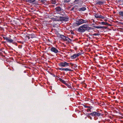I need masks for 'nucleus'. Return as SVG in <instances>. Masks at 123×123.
Returning <instances> with one entry per match:
<instances>
[{
  "label": "nucleus",
  "instance_id": "24",
  "mask_svg": "<svg viewBox=\"0 0 123 123\" xmlns=\"http://www.w3.org/2000/svg\"><path fill=\"white\" fill-rule=\"evenodd\" d=\"M65 36H64L63 35H61L60 36V37L61 38H62L63 39H64V38Z\"/></svg>",
  "mask_w": 123,
  "mask_h": 123
},
{
  "label": "nucleus",
  "instance_id": "5",
  "mask_svg": "<svg viewBox=\"0 0 123 123\" xmlns=\"http://www.w3.org/2000/svg\"><path fill=\"white\" fill-rule=\"evenodd\" d=\"M56 11V13L60 14L61 15H63L62 14V13H64L63 11V10L61 9V8H55Z\"/></svg>",
  "mask_w": 123,
  "mask_h": 123
},
{
  "label": "nucleus",
  "instance_id": "32",
  "mask_svg": "<svg viewBox=\"0 0 123 123\" xmlns=\"http://www.w3.org/2000/svg\"><path fill=\"white\" fill-rule=\"evenodd\" d=\"M90 109H90V108L88 109H87V111L88 112L89 111H90V112H91V111L90 110Z\"/></svg>",
  "mask_w": 123,
  "mask_h": 123
},
{
  "label": "nucleus",
  "instance_id": "15",
  "mask_svg": "<svg viewBox=\"0 0 123 123\" xmlns=\"http://www.w3.org/2000/svg\"><path fill=\"white\" fill-rule=\"evenodd\" d=\"M101 115V114L99 112H96L95 114V116H99Z\"/></svg>",
  "mask_w": 123,
  "mask_h": 123
},
{
  "label": "nucleus",
  "instance_id": "14",
  "mask_svg": "<svg viewBox=\"0 0 123 123\" xmlns=\"http://www.w3.org/2000/svg\"><path fill=\"white\" fill-rule=\"evenodd\" d=\"M82 24L88 22V20H84L82 19Z\"/></svg>",
  "mask_w": 123,
  "mask_h": 123
},
{
  "label": "nucleus",
  "instance_id": "34",
  "mask_svg": "<svg viewBox=\"0 0 123 123\" xmlns=\"http://www.w3.org/2000/svg\"><path fill=\"white\" fill-rule=\"evenodd\" d=\"M67 85H66V86H67L68 87H69V84H67Z\"/></svg>",
  "mask_w": 123,
  "mask_h": 123
},
{
  "label": "nucleus",
  "instance_id": "12",
  "mask_svg": "<svg viewBox=\"0 0 123 123\" xmlns=\"http://www.w3.org/2000/svg\"><path fill=\"white\" fill-rule=\"evenodd\" d=\"M77 10L79 11H84L86 10V8H77Z\"/></svg>",
  "mask_w": 123,
  "mask_h": 123
},
{
  "label": "nucleus",
  "instance_id": "25",
  "mask_svg": "<svg viewBox=\"0 0 123 123\" xmlns=\"http://www.w3.org/2000/svg\"><path fill=\"white\" fill-rule=\"evenodd\" d=\"M71 0H64V2L66 3H68Z\"/></svg>",
  "mask_w": 123,
  "mask_h": 123
},
{
  "label": "nucleus",
  "instance_id": "10",
  "mask_svg": "<svg viewBox=\"0 0 123 123\" xmlns=\"http://www.w3.org/2000/svg\"><path fill=\"white\" fill-rule=\"evenodd\" d=\"M94 27L98 28V29H99V28H102V29H105L106 28L104 26H94Z\"/></svg>",
  "mask_w": 123,
  "mask_h": 123
},
{
  "label": "nucleus",
  "instance_id": "2",
  "mask_svg": "<svg viewBox=\"0 0 123 123\" xmlns=\"http://www.w3.org/2000/svg\"><path fill=\"white\" fill-rule=\"evenodd\" d=\"M88 27L87 25H83L78 28V31L80 32H83L87 30Z\"/></svg>",
  "mask_w": 123,
  "mask_h": 123
},
{
  "label": "nucleus",
  "instance_id": "17",
  "mask_svg": "<svg viewBox=\"0 0 123 123\" xmlns=\"http://www.w3.org/2000/svg\"><path fill=\"white\" fill-rule=\"evenodd\" d=\"M119 14L120 15H121V16H123V11H120L119 12Z\"/></svg>",
  "mask_w": 123,
  "mask_h": 123
},
{
  "label": "nucleus",
  "instance_id": "8",
  "mask_svg": "<svg viewBox=\"0 0 123 123\" xmlns=\"http://www.w3.org/2000/svg\"><path fill=\"white\" fill-rule=\"evenodd\" d=\"M50 50L52 52L56 53L58 52V50L55 48L54 47H52L50 49Z\"/></svg>",
  "mask_w": 123,
  "mask_h": 123
},
{
  "label": "nucleus",
  "instance_id": "20",
  "mask_svg": "<svg viewBox=\"0 0 123 123\" xmlns=\"http://www.w3.org/2000/svg\"><path fill=\"white\" fill-rule=\"evenodd\" d=\"M84 106L86 108H90V109H91L92 108V106H86L85 105H84Z\"/></svg>",
  "mask_w": 123,
  "mask_h": 123
},
{
  "label": "nucleus",
  "instance_id": "3",
  "mask_svg": "<svg viewBox=\"0 0 123 123\" xmlns=\"http://www.w3.org/2000/svg\"><path fill=\"white\" fill-rule=\"evenodd\" d=\"M69 64V63L65 62L63 61L60 63L59 64V65L61 67H65L68 66Z\"/></svg>",
  "mask_w": 123,
  "mask_h": 123
},
{
  "label": "nucleus",
  "instance_id": "11",
  "mask_svg": "<svg viewBox=\"0 0 123 123\" xmlns=\"http://www.w3.org/2000/svg\"><path fill=\"white\" fill-rule=\"evenodd\" d=\"M96 113V112H92L90 114H88L91 115L92 116H95V114Z\"/></svg>",
  "mask_w": 123,
  "mask_h": 123
},
{
  "label": "nucleus",
  "instance_id": "29",
  "mask_svg": "<svg viewBox=\"0 0 123 123\" xmlns=\"http://www.w3.org/2000/svg\"><path fill=\"white\" fill-rule=\"evenodd\" d=\"M33 8H31V10H29V11L30 12H33V11H32V10H33Z\"/></svg>",
  "mask_w": 123,
  "mask_h": 123
},
{
  "label": "nucleus",
  "instance_id": "21",
  "mask_svg": "<svg viewBox=\"0 0 123 123\" xmlns=\"http://www.w3.org/2000/svg\"><path fill=\"white\" fill-rule=\"evenodd\" d=\"M65 71H71V70L68 68H64L63 69V70Z\"/></svg>",
  "mask_w": 123,
  "mask_h": 123
},
{
  "label": "nucleus",
  "instance_id": "26",
  "mask_svg": "<svg viewBox=\"0 0 123 123\" xmlns=\"http://www.w3.org/2000/svg\"><path fill=\"white\" fill-rule=\"evenodd\" d=\"M39 1H41V2L43 3H45L46 1V0H39Z\"/></svg>",
  "mask_w": 123,
  "mask_h": 123
},
{
  "label": "nucleus",
  "instance_id": "35",
  "mask_svg": "<svg viewBox=\"0 0 123 123\" xmlns=\"http://www.w3.org/2000/svg\"><path fill=\"white\" fill-rule=\"evenodd\" d=\"M88 117H89V118L91 119H92V118L90 116H88Z\"/></svg>",
  "mask_w": 123,
  "mask_h": 123
},
{
  "label": "nucleus",
  "instance_id": "7",
  "mask_svg": "<svg viewBox=\"0 0 123 123\" xmlns=\"http://www.w3.org/2000/svg\"><path fill=\"white\" fill-rule=\"evenodd\" d=\"M81 55L80 53H79L78 54H74L73 55L71 56V58L72 59H74L77 57Z\"/></svg>",
  "mask_w": 123,
  "mask_h": 123
},
{
  "label": "nucleus",
  "instance_id": "16",
  "mask_svg": "<svg viewBox=\"0 0 123 123\" xmlns=\"http://www.w3.org/2000/svg\"><path fill=\"white\" fill-rule=\"evenodd\" d=\"M60 81L61 82H62L65 85L67 84V83H66V82L64 80H62V79H60Z\"/></svg>",
  "mask_w": 123,
  "mask_h": 123
},
{
  "label": "nucleus",
  "instance_id": "13",
  "mask_svg": "<svg viewBox=\"0 0 123 123\" xmlns=\"http://www.w3.org/2000/svg\"><path fill=\"white\" fill-rule=\"evenodd\" d=\"M7 41V42H8L10 43H12L13 42V40L12 39H10L8 38Z\"/></svg>",
  "mask_w": 123,
  "mask_h": 123
},
{
  "label": "nucleus",
  "instance_id": "4",
  "mask_svg": "<svg viewBox=\"0 0 123 123\" xmlns=\"http://www.w3.org/2000/svg\"><path fill=\"white\" fill-rule=\"evenodd\" d=\"M80 0H75L74 1V3L75 5L72 8H74V7H79V5H78L79 4L80 2Z\"/></svg>",
  "mask_w": 123,
  "mask_h": 123
},
{
  "label": "nucleus",
  "instance_id": "37",
  "mask_svg": "<svg viewBox=\"0 0 123 123\" xmlns=\"http://www.w3.org/2000/svg\"><path fill=\"white\" fill-rule=\"evenodd\" d=\"M56 8H60V7H59V6H58V7H56Z\"/></svg>",
  "mask_w": 123,
  "mask_h": 123
},
{
  "label": "nucleus",
  "instance_id": "30",
  "mask_svg": "<svg viewBox=\"0 0 123 123\" xmlns=\"http://www.w3.org/2000/svg\"><path fill=\"white\" fill-rule=\"evenodd\" d=\"M99 35L97 33H95L94 34L92 35H94V36H97V35Z\"/></svg>",
  "mask_w": 123,
  "mask_h": 123
},
{
  "label": "nucleus",
  "instance_id": "22",
  "mask_svg": "<svg viewBox=\"0 0 123 123\" xmlns=\"http://www.w3.org/2000/svg\"><path fill=\"white\" fill-rule=\"evenodd\" d=\"M51 2L52 4H55L56 3V1L55 0H51Z\"/></svg>",
  "mask_w": 123,
  "mask_h": 123
},
{
  "label": "nucleus",
  "instance_id": "36",
  "mask_svg": "<svg viewBox=\"0 0 123 123\" xmlns=\"http://www.w3.org/2000/svg\"><path fill=\"white\" fill-rule=\"evenodd\" d=\"M74 8H72V9H71V10H73L74 9Z\"/></svg>",
  "mask_w": 123,
  "mask_h": 123
},
{
  "label": "nucleus",
  "instance_id": "1",
  "mask_svg": "<svg viewBox=\"0 0 123 123\" xmlns=\"http://www.w3.org/2000/svg\"><path fill=\"white\" fill-rule=\"evenodd\" d=\"M55 20L56 21H68V18L66 17H63L61 16H58V17H55L54 18Z\"/></svg>",
  "mask_w": 123,
  "mask_h": 123
},
{
  "label": "nucleus",
  "instance_id": "18",
  "mask_svg": "<svg viewBox=\"0 0 123 123\" xmlns=\"http://www.w3.org/2000/svg\"><path fill=\"white\" fill-rule=\"evenodd\" d=\"M26 0L28 2L32 3L34 2L35 0Z\"/></svg>",
  "mask_w": 123,
  "mask_h": 123
},
{
  "label": "nucleus",
  "instance_id": "9",
  "mask_svg": "<svg viewBox=\"0 0 123 123\" xmlns=\"http://www.w3.org/2000/svg\"><path fill=\"white\" fill-rule=\"evenodd\" d=\"M76 23L77 25H79L82 24V19H80L78 21H77Z\"/></svg>",
  "mask_w": 123,
  "mask_h": 123
},
{
  "label": "nucleus",
  "instance_id": "28",
  "mask_svg": "<svg viewBox=\"0 0 123 123\" xmlns=\"http://www.w3.org/2000/svg\"><path fill=\"white\" fill-rule=\"evenodd\" d=\"M3 38L5 39H6V41H7V40L8 39V38L7 37H3Z\"/></svg>",
  "mask_w": 123,
  "mask_h": 123
},
{
  "label": "nucleus",
  "instance_id": "27",
  "mask_svg": "<svg viewBox=\"0 0 123 123\" xmlns=\"http://www.w3.org/2000/svg\"><path fill=\"white\" fill-rule=\"evenodd\" d=\"M101 23L103 25H106L107 24V23L105 22H101Z\"/></svg>",
  "mask_w": 123,
  "mask_h": 123
},
{
  "label": "nucleus",
  "instance_id": "38",
  "mask_svg": "<svg viewBox=\"0 0 123 123\" xmlns=\"http://www.w3.org/2000/svg\"><path fill=\"white\" fill-rule=\"evenodd\" d=\"M82 8H85V7H84V6H83V7H82Z\"/></svg>",
  "mask_w": 123,
  "mask_h": 123
},
{
  "label": "nucleus",
  "instance_id": "33",
  "mask_svg": "<svg viewBox=\"0 0 123 123\" xmlns=\"http://www.w3.org/2000/svg\"><path fill=\"white\" fill-rule=\"evenodd\" d=\"M63 68H59V69L60 70H62V71H63Z\"/></svg>",
  "mask_w": 123,
  "mask_h": 123
},
{
  "label": "nucleus",
  "instance_id": "31",
  "mask_svg": "<svg viewBox=\"0 0 123 123\" xmlns=\"http://www.w3.org/2000/svg\"><path fill=\"white\" fill-rule=\"evenodd\" d=\"M68 42H70L71 41V39L69 38L68 39Z\"/></svg>",
  "mask_w": 123,
  "mask_h": 123
},
{
  "label": "nucleus",
  "instance_id": "6",
  "mask_svg": "<svg viewBox=\"0 0 123 123\" xmlns=\"http://www.w3.org/2000/svg\"><path fill=\"white\" fill-rule=\"evenodd\" d=\"M94 16L96 18H101L104 19L105 17L104 16H102L100 14L95 13L94 14Z\"/></svg>",
  "mask_w": 123,
  "mask_h": 123
},
{
  "label": "nucleus",
  "instance_id": "39",
  "mask_svg": "<svg viewBox=\"0 0 123 123\" xmlns=\"http://www.w3.org/2000/svg\"><path fill=\"white\" fill-rule=\"evenodd\" d=\"M72 64L71 66H73V64Z\"/></svg>",
  "mask_w": 123,
  "mask_h": 123
},
{
  "label": "nucleus",
  "instance_id": "23",
  "mask_svg": "<svg viewBox=\"0 0 123 123\" xmlns=\"http://www.w3.org/2000/svg\"><path fill=\"white\" fill-rule=\"evenodd\" d=\"M104 3V2H103L101 1H100L97 3V4L99 5H101L102 4Z\"/></svg>",
  "mask_w": 123,
  "mask_h": 123
},
{
  "label": "nucleus",
  "instance_id": "19",
  "mask_svg": "<svg viewBox=\"0 0 123 123\" xmlns=\"http://www.w3.org/2000/svg\"><path fill=\"white\" fill-rule=\"evenodd\" d=\"M69 38L68 37H65L64 38V39H63V40H64V41H68V39Z\"/></svg>",
  "mask_w": 123,
  "mask_h": 123
}]
</instances>
